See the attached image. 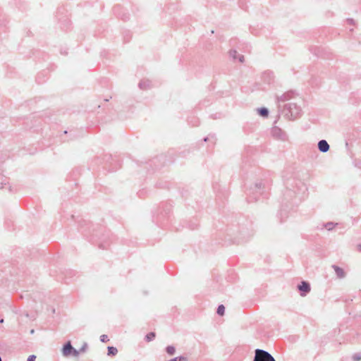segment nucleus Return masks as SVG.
Wrapping results in <instances>:
<instances>
[{
  "mask_svg": "<svg viewBox=\"0 0 361 361\" xmlns=\"http://www.w3.org/2000/svg\"><path fill=\"white\" fill-rule=\"evenodd\" d=\"M297 288L302 297L306 296L311 290L310 283L306 281H302L297 286Z\"/></svg>",
  "mask_w": 361,
  "mask_h": 361,
  "instance_id": "7",
  "label": "nucleus"
},
{
  "mask_svg": "<svg viewBox=\"0 0 361 361\" xmlns=\"http://www.w3.org/2000/svg\"><path fill=\"white\" fill-rule=\"evenodd\" d=\"M36 357H37L35 355H31L27 357V361H35Z\"/></svg>",
  "mask_w": 361,
  "mask_h": 361,
  "instance_id": "22",
  "label": "nucleus"
},
{
  "mask_svg": "<svg viewBox=\"0 0 361 361\" xmlns=\"http://www.w3.org/2000/svg\"><path fill=\"white\" fill-rule=\"evenodd\" d=\"M283 212V210H281V211L280 212V215H281V216H282Z\"/></svg>",
  "mask_w": 361,
  "mask_h": 361,
  "instance_id": "30",
  "label": "nucleus"
},
{
  "mask_svg": "<svg viewBox=\"0 0 361 361\" xmlns=\"http://www.w3.org/2000/svg\"><path fill=\"white\" fill-rule=\"evenodd\" d=\"M338 225V223H334L333 221H329L327 223H324L322 224V227L321 229L326 228L327 231H332L336 226Z\"/></svg>",
  "mask_w": 361,
  "mask_h": 361,
  "instance_id": "13",
  "label": "nucleus"
},
{
  "mask_svg": "<svg viewBox=\"0 0 361 361\" xmlns=\"http://www.w3.org/2000/svg\"><path fill=\"white\" fill-rule=\"evenodd\" d=\"M254 231L251 226H243L238 231V234L233 239L234 243H240L246 240L250 236L253 235Z\"/></svg>",
  "mask_w": 361,
  "mask_h": 361,
  "instance_id": "4",
  "label": "nucleus"
},
{
  "mask_svg": "<svg viewBox=\"0 0 361 361\" xmlns=\"http://www.w3.org/2000/svg\"><path fill=\"white\" fill-rule=\"evenodd\" d=\"M317 147L318 149L322 153L327 152L330 149V146L326 140H319Z\"/></svg>",
  "mask_w": 361,
  "mask_h": 361,
  "instance_id": "10",
  "label": "nucleus"
},
{
  "mask_svg": "<svg viewBox=\"0 0 361 361\" xmlns=\"http://www.w3.org/2000/svg\"><path fill=\"white\" fill-rule=\"evenodd\" d=\"M166 352L169 355H173L175 354L176 353V348L173 346V345H168L166 348Z\"/></svg>",
  "mask_w": 361,
  "mask_h": 361,
  "instance_id": "17",
  "label": "nucleus"
},
{
  "mask_svg": "<svg viewBox=\"0 0 361 361\" xmlns=\"http://www.w3.org/2000/svg\"><path fill=\"white\" fill-rule=\"evenodd\" d=\"M86 348H87V344H86V343H85V344L82 346V348H80V351H81V352L85 351V349H86Z\"/></svg>",
  "mask_w": 361,
  "mask_h": 361,
  "instance_id": "24",
  "label": "nucleus"
},
{
  "mask_svg": "<svg viewBox=\"0 0 361 361\" xmlns=\"http://www.w3.org/2000/svg\"><path fill=\"white\" fill-rule=\"evenodd\" d=\"M150 85L151 82L149 80H142L138 84V87L141 90H147L150 87Z\"/></svg>",
  "mask_w": 361,
  "mask_h": 361,
  "instance_id": "14",
  "label": "nucleus"
},
{
  "mask_svg": "<svg viewBox=\"0 0 361 361\" xmlns=\"http://www.w3.org/2000/svg\"><path fill=\"white\" fill-rule=\"evenodd\" d=\"M107 350V355L109 356H115L118 353L117 348L114 346H108Z\"/></svg>",
  "mask_w": 361,
  "mask_h": 361,
  "instance_id": "16",
  "label": "nucleus"
},
{
  "mask_svg": "<svg viewBox=\"0 0 361 361\" xmlns=\"http://www.w3.org/2000/svg\"><path fill=\"white\" fill-rule=\"evenodd\" d=\"M347 22L350 24V25H354L355 24V21L353 18H348L347 19Z\"/></svg>",
  "mask_w": 361,
  "mask_h": 361,
  "instance_id": "23",
  "label": "nucleus"
},
{
  "mask_svg": "<svg viewBox=\"0 0 361 361\" xmlns=\"http://www.w3.org/2000/svg\"><path fill=\"white\" fill-rule=\"evenodd\" d=\"M332 268L335 271L336 275L338 279H343L345 276L344 270L336 264H333Z\"/></svg>",
  "mask_w": 361,
  "mask_h": 361,
  "instance_id": "12",
  "label": "nucleus"
},
{
  "mask_svg": "<svg viewBox=\"0 0 361 361\" xmlns=\"http://www.w3.org/2000/svg\"><path fill=\"white\" fill-rule=\"evenodd\" d=\"M357 251L361 252V243H360L357 245Z\"/></svg>",
  "mask_w": 361,
  "mask_h": 361,
  "instance_id": "25",
  "label": "nucleus"
},
{
  "mask_svg": "<svg viewBox=\"0 0 361 361\" xmlns=\"http://www.w3.org/2000/svg\"><path fill=\"white\" fill-rule=\"evenodd\" d=\"M121 18H122L123 20H126L128 18V16H121Z\"/></svg>",
  "mask_w": 361,
  "mask_h": 361,
  "instance_id": "26",
  "label": "nucleus"
},
{
  "mask_svg": "<svg viewBox=\"0 0 361 361\" xmlns=\"http://www.w3.org/2000/svg\"><path fill=\"white\" fill-rule=\"evenodd\" d=\"M271 135L279 139L284 140L286 137L285 133L279 127L274 126L271 128Z\"/></svg>",
  "mask_w": 361,
  "mask_h": 361,
  "instance_id": "9",
  "label": "nucleus"
},
{
  "mask_svg": "<svg viewBox=\"0 0 361 361\" xmlns=\"http://www.w3.org/2000/svg\"><path fill=\"white\" fill-rule=\"evenodd\" d=\"M257 113L262 117H267L269 115V110L266 107H260L257 109Z\"/></svg>",
  "mask_w": 361,
  "mask_h": 361,
  "instance_id": "15",
  "label": "nucleus"
},
{
  "mask_svg": "<svg viewBox=\"0 0 361 361\" xmlns=\"http://www.w3.org/2000/svg\"><path fill=\"white\" fill-rule=\"evenodd\" d=\"M109 340V338H108V336L107 335H105V334H103L100 336V341L102 342V343H106L108 342Z\"/></svg>",
  "mask_w": 361,
  "mask_h": 361,
  "instance_id": "21",
  "label": "nucleus"
},
{
  "mask_svg": "<svg viewBox=\"0 0 361 361\" xmlns=\"http://www.w3.org/2000/svg\"><path fill=\"white\" fill-rule=\"evenodd\" d=\"M155 336L154 332H149L145 336V341L147 342L152 341L155 338Z\"/></svg>",
  "mask_w": 361,
  "mask_h": 361,
  "instance_id": "18",
  "label": "nucleus"
},
{
  "mask_svg": "<svg viewBox=\"0 0 361 361\" xmlns=\"http://www.w3.org/2000/svg\"><path fill=\"white\" fill-rule=\"evenodd\" d=\"M224 312H225V307L224 306V305H219L217 307L216 313L219 315L222 316V315H224Z\"/></svg>",
  "mask_w": 361,
  "mask_h": 361,
  "instance_id": "19",
  "label": "nucleus"
},
{
  "mask_svg": "<svg viewBox=\"0 0 361 361\" xmlns=\"http://www.w3.org/2000/svg\"><path fill=\"white\" fill-rule=\"evenodd\" d=\"M295 100H300V98H297L296 93L292 90L276 97L279 111L288 120H295L302 115L301 106Z\"/></svg>",
  "mask_w": 361,
  "mask_h": 361,
  "instance_id": "1",
  "label": "nucleus"
},
{
  "mask_svg": "<svg viewBox=\"0 0 361 361\" xmlns=\"http://www.w3.org/2000/svg\"><path fill=\"white\" fill-rule=\"evenodd\" d=\"M34 333H35V330H34V329H32V330L30 331V334H33Z\"/></svg>",
  "mask_w": 361,
  "mask_h": 361,
  "instance_id": "27",
  "label": "nucleus"
},
{
  "mask_svg": "<svg viewBox=\"0 0 361 361\" xmlns=\"http://www.w3.org/2000/svg\"><path fill=\"white\" fill-rule=\"evenodd\" d=\"M264 184L262 181L257 182L253 188L247 190V201L249 202L257 201L260 195L262 194Z\"/></svg>",
  "mask_w": 361,
  "mask_h": 361,
  "instance_id": "3",
  "label": "nucleus"
},
{
  "mask_svg": "<svg viewBox=\"0 0 361 361\" xmlns=\"http://www.w3.org/2000/svg\"><path fill=\"white\" fill-rule=\"evenodd\" d=\"M262 80L264 83L268 85L273 84L275 81V75L271 71H265L262 75Z\"/></svg>",
  "mask_w": 361,
  "mask_h": 361,
  "instance_id": "8",
  "label": "nucleus"
},
{
  "mask_svg": "<svg viewBox=\"0 0 361 361\" xmlns=\"http://www.w3.org/2000/svg\"><path fill=\"white\" fill-rule=\"evenodd\" d=\"M353 360L354 361H360L361 360V353H355L353 355Z\"/></svg>",
  "mask_w": 361,
  "mask_h": 361,
  "instance_id": "20",
  "label": "nucleus"
},
{
  "mask_svg": "<svg viewBox=\"0 0 361 361\" xmlns=\"http://www.w3.org/2000/svg\"><path fill=\"white\" fill-rule=\"evenodd\" d=\"M207 140H208V137H204V142H207Z\"/></svg>",
  "mask_w": 361,
  "mask_h": 361,
  "instance_id": "29",
  "label": "nucleus"
},
{
  "mask_svg": "<svg viewBox=\"0 0 361 361\" xmlns=\"http://www.w3.org/2000/svg\"><path fill=\"white\" fill-rule=\"evenodd\" d=\"M62 353L64 357H69L71 355L78 357L79 355V351L73 347L71 341H68L63 345Z\"/></svg>",
  "mask_w": 361,
  "mask_h": 361,
  "instance_id": "6",
  "label": "nucleus"
},
{
  "mask_svg": "<svg viewBox=\"0 0 361 361\" xmlns=\"http://www.w3.org/2000/svg\"><path fill=\"white\" fill-rule=\"evenodd\" d=\"M118 8V6L114 7V12L116 13V10Z\"/></svg>",
  "mask_w": 361,
  "mask_h": 361,
  "instance_id": "28",
  "label": "nucleus"
},
{
  "mask_svg": "<svg viewBox=\"0 0 361 361\" xmlns=\"http://www.w3.org/2000/svg\"><path fill=\"white\" fill-rule=\"evenodd\" d=\"M229 55L233 60L238 59L240 63L244 62V59H245L244 56L241 55V54H238L237 51L235 49H231L229 51Z\"/></svg>",
  "mask_w": 361,
  "mask_h": 361,
  "instance_id": "11",
  "label": "nucleus"
},
{
  "mask_svg": "<svg viewBox=\"0 0 361 361\" xmlns=\"http://www.w3.org/2000/svg\"><path fill=\"white\" fill-rule=\"evenodd\" d=\"M253 361H276V360L268 351L257 348L255 350Z\"/></svg>",
  "mask_w": 361,
  "mask_h": 361,
  "instance_id": "5",
  "label": "nucleus"
},
{
  "mask_svg": "<svg viewBox=\"0 0 361 361\" xmlns=\"http://www.w3.org/2000/svg\"><path fill=\"white\" fill-rule=\"evenodd\" d=\"M283 183L286 188L284 200L291 201L292 204H297L306 197L307 188L300 180L287 178L283 176Z\"/></svg>",
  "mask_w": 361,
  "mask_h": 361,
  "instance_id": "2",
  "label": "nucleus"
}]
</instances>
